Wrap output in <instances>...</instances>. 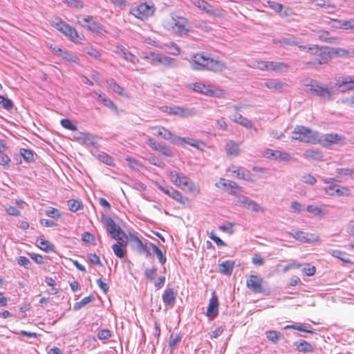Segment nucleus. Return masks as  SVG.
Segmentation results:
<instances>
[{"label": "nucleus", "instance_id": "nucleus-36", "mask_svg": "<svg viewBox=\"0 0 354 354\" xmlns=\"http://www.w3.org/2000/svg\"><path fill=\"white\" fill-rule=\"evenodd\" d=\"M57 50L59 52V56H60L62 59H65L66 61L74 63L78 61L77 57L71 53V52L68 50H64L61 48H57Z\"/></svg>", "mask_w": 354, "mask_h": 354}, {"label": "nucleus", "instance_id": "nucleus-29", "mask_svg": "<svg viewBox=\"0 0 354 354\" xmlns=\"http://www.w3.org/2000/svg\"><path fill=\"white\" fill-rule=\"evenodd\" d=\"M183 143L187 144L192 147H196L198 149V143L199 142L195 139L191 138H181L180 136H176L173 140V144L177 145H182Z\"/></svg>", "mask_w": 354, "mask_h": 354}, {"label": "nucleus", "instance_id": "nucleus-10", "mask_svg": "<svg viewBox=\"0 0 354 354\" xmlns=\"http://www.w3.org/2000/svg\"><path fill=\"white\" fill-rule=\"evenodd\" d=\"M158 189L163 193L173 198L174 200L179 202L181 204L185 205L188 199L186 197H183L180 192L174 189L171 187L158 185Z\"/></svg>", "mask_w": 354, "mask_h": 354}, {"label": "nucleus", "instance_id": "nucleus-11", "mask_svg": "<svg viewBox=\"0 0 354 354\" xmlns=\"http://www.w3.org/2000/svg\"><path fill=\"white\" fill-rule=\"evenodd\" d=\"M335 86L342 92L354 90V76L340 77L337 80Z\"/></svg>", "mask_w": 354, "mask_h": 354}, {"label": "nucleus", "instance_id": "nucleus-34", "mask_svg": "<svg viewBox=\"0 0 354 354\" xmlns=\"http://www.w3.org/2000/svg\"><path fill=\"white\" fill-rule=\"evenodd\" d=\"M312 3L320 8L328 9L329 10L327 12L328 14H333L336 8V6L335 4H332L325 0H313L312 1Z\"/></svg>", "mask_w": 354, "mask_h": 354}, {"label": "nucleus", "instance_id": "nucleus-33", "mask_svg": "<svg viewBox=\"0 0 354 354\" xmlns=\"http://www.w3.org/2000/svg\"><path fill=\"white\" fill-rule=\"evenodd\" d=\"M159 64L168 68H175L178 66V60L164 55H161Z\"/></svg>", "mask_w": 354, "mask_h": 354}, {"label": "nucleus", "instance_id": "nucleus-6", "mask_svg": "<svg viewBox=\"0 0 354 354\" xmlns=\"http://www.w3.org/2000/svg\"><path fill=\"white\" fill-rule=\"evenodd\" d=\"M155 8L153 6H150L146 3H140V5L133 6L131 8L130 12L135 17L145 20L148 17L153 15Z\"/></svg>", "mask_w": 354, "mask_h": 354}, {"label": "nucleus", "instance_id": "nucleus-46", "mask_svg": "<svg viewBox=\"0 0 354 354\" xmlns=\"http://www.w3.org/2000/svg\"><path fill=\"white\" fill-rule=\"evenodd\" d=\"M0 105L7 111H10L14 107L13 102L2 95H0Z\"/></svg>", "mask_w": 354, "mask_h": 354}, {"label": "nucleus", "instance_id": "nucleus-44", "mask_svg": "<svg viewBox=\"0 0 354 354\" xmlns=\"http://www.w3.org/2000/svg\"><path fill=\"white\" fill-rule=\"evenodd\" d=\"M336 173L341 176H349L354 179V167L353 168H337Z\"/></svg>", "mask_w": 354, "mask_h": 354}, {"label": "nucleus", "instance_id": "nucleus-39", "mask_svg": "<svg viewBox=\"0 0 354 354\" xmlns=\"http://www.w3.org/2000/svg\"><path fill=\"white\" fill-rule=\"evenodd\" d=\"M66 37H68L71 41H76L77 39L79 37V35L77 30L67 24V26L65 28V31L63 32Z\"/></svg>", "mask_w": 354, "mask_h": 354}, {"label": "nucleus", "instance_id": "nucleus-37", "mask_svg": "<svg viewBox=\"0 0 354 354\" xmlns=\"http://www.w3.org/2000/svg\"><path fill=\"white\" fill-rule=\"evenodd\" d=\"M94 300H95V297L92 295H89L88 297H84L80 301L74 304L73 310H79Z\"/></svg>", "mask_w": 354, "mask_h": 354}, {"label": "nucleus", "instance_id": "nucleus-17", "mask_svg": "<svg viewBox=\"0 0 354 354\" xmlns=\"http://www.w3.org/2000/svg\"><path fill=\"white\" fill-rule=\"evenodd\" d=\"M218 311V301L216 295L214 292L209 300V305L207 308L206 315L211 319H214Z\"/></svg>", "mask_w": 354, "mask_h": 354}, {"label": "nucleus", "instance_id": "nucleus-47", "mask_svg": "<svg viewBox=\"0 0 354 354\" xmlns=\"http://www.w3.org/2000/svg\"><path fill=\"white\" fill-rule=\"evenodd\" d=\"M108 85L110 88H111L115 93L122 95L124 91L123 88H122L119 84L116 83V82L111 78L107 80Z\"/></svg>", "mask_w": 354, "mask_h": 354}, {"label": "nucleus", "instance_id": "nucleus-28", "mask_svg": "<svg viewBox=\"0 0 354 354\" xmlns=\"http://www.w3.org/2000/svg\"><path fill=\"white\" fill-rule=\"evenodd\" d=\"M131 239L135 243L136 248L140 253H145L147 257L151 255L147 247V243L144 244L138 237L133 235H131Z\"/></svg>", "mask_w": 354, "mask_h": 354}, {"label": "nucleus", "instance_id": "nucleus-4", "mask_svg": "<svg viewBox=\"0 0 354 354\" xmlns=\"http://www.w3.org/2000/svg\"><path fill=\"white\" fill-rule=\"evenodd\" d=\"M168 28L175 35L183 37L186 35L189 31V24L187 19L183 17H172L168 23Z\"/></svg>", "mask_w": 354, "mask_h": 354}, {"label": "nucleus", "instance_id": "nucleus-14", "mask_svg": "<svg viewBox=\"0 0 354 354\" xmlns=\"http://www.w3.org/2000/svg\"><path fill=\"white\" fill-rule=\"evenodd\" d=\"M342 139V136L337 133H328L321 135L319 133V141L317 143L324 147H329L330 145L337 143Z\"/></svg>", "mask_w": 354, "mask_h": 354}, {"label": "nucleus", "instance_id": "nucleus-60", "mask_svg": "<svg viewBox=\"0 0 354 354\" xmlns=\"http://www.w3.org/2000/svg\"><path fill=\"white\" fill-rule=\"evenodd\" d=\"M68 205L71 211L75 212L81 208L82 203L77 200L71 199L68 201Z\"/></svg>", "mask_w": 354, "mask_h": 354}, {"label": "nucleus", "instance_id": "nucleus-15", "mask_svg": "<svg viewBox=\"0 0 354 354\" xmlns=\"http://www.w3.org/2000/svg\"><path fill=\"white\" fill-rule=\"evenodd\" d=\"M324 48L320 47L318 45H310L308 48V53L313 55H318L321 57L317 59L319 64H324L328 62V55L324 51Z\"/></svg>", "mask_w": 354, "mask_h": 354}, {"label": "nucleus", "instance_id": "nucleus-63", "mask_svg": "<svg viewBox=\"0 0 354 354\" xmlns=\"http://www.w3.org/2000/svg\"><path fill=\"white\" fill-rule=\"evenodd\" d=\"M248 209L254 212H264L265 211L263 207L253 200H251V202H250Z\"/></svg>", "mask_w": 354, "mask_h": 354}, {"label": "nucleus", "instance_id": "nucleus-57", "mask_svg": "<svg viewBox=\"0 0 354 354\" xmlns=\"http://www.w3.org/2000/svg\"><path fill=\"white\" fill-rule=\"evenodd\" d=\"M63 2L72 8L81 9L84 7L82 0H63Z\"/></svg>", "mask_w": 354, "mask_h": 354}, {"label": "nucleus", "instance_id": "nucleus-25", "mask_svg": "<svg viewBox=\"0 0 354 354\" xmlns=\"http://www.w3.org/2000/svg\"><path fill=\"white\" fill-rule=\"evenodd\" d=\"M230 118L233 122L238 123L247 129H252L253 127L252 122L240 113H236L234 115H230Z\"/></svg>", "mask_w": 354, "mask_h": 354}, {"label": "nucleus", "instance_id": "nucleus-40", "mask_svg": "<svg viewBox=\"0 0 354 354\" xmlns=\"http://www.w3.org/2000/svg\"><path fill=\"white\" fill-rule=\"evenodd\" d=\"M51 24L53 27L63 33L65 31V28L67 26L68 24L65 23L59 17H55L52 20Z\"/></svg>", "mask_w": 354, "mask_h": 354}, {"label": "nucleus", "instance_id": "nucleus-18", "mask_svg": "<svg viewBox=\"0 0 354 354\" xmlns=\"http://www.w3.org/2000/svg\"><path fill=\"white\" fill-rule=\"evenodd\" d=\"M151 133L155 136H160L173 143L176 135L162 127H153L151 129Z\"/></svg>", "mask_w": 354, "mask_h": 354}, {"label": "nucleus", "instance_id": "nucleus-52", "mask_svg": "<svg viewBox=\"0 0 354 354\" xmlns=\"http://www.w3.org/2000/svg\"><path fill=\"white\" fill-rule=\"evenodd\" d=\"M20 154L27 162H32L34 160V153L30 149H21Z\"/></svg>", "mask_w": 354, "mask_h": 354}, {"label": "nucleus", "instance_id": "nucleus-61", "mask_svg": "<svg viewBox=\"0 0 354 354\" xmlns=\"http://www.w3.org/2000/svg\"><path fill=\"white\" fill-rule=\"evenodd\" d=\"M62 126L71 131H76L77 127L68 119H62L60 122Z\"/></svg>", "mask_w": 354, "mask_h": 354}, {"label": "nucleus", "instance_id": "nucleus-64", "mask_svg": "<svg viewBox=\"0 0 354 354\" xmlns=\"http://www.w3.org/2000/svg\"><path fill=\"white\" fill-rule=\"evenodd\" d=\"M342 29L345 30H354V19L342 20Z\"/></svg>", "mask_w": 354, "mask_h": 354}, {"label": "nucleus", "instance_id": "nucleus-3", "mask_svg": "<svg viewBox=\"0 0 354 354\" xmlns=\"http://www.w3.org/2000/svg\"><path fill=\"white\" fill-rule=\"evenodd\" d=\"M291 138L302 142L315 145L319 141V132L304 126H297L292 132Z\"/></svg>", "mask_w": 354, "mask_h": 354}, {"label": "nucleus", "instance_id": "nucleus-31", "mask_svg": "<svg viewBox=\"0 0 354 354\" xmlns=\"http://www.w3.org/2000/svg\"><path fill=\"white\" fill-rule=\"evenodd\" d=\"M234 261L227 260L219 264V272L225 275L230 276L233 272Z\"/></svg>", "mask_w": 354, "mask_h": 354}, {"label": "nucleus", "instance_id": "nucleus-32", "mask_svg": "<svg viewBox=\"0 0 354 354\" xmlns=\"http://www.w3.org/2000/svg\"><path fill=\"white\" fill-rule=\"evenodd\" d=\"M303 157L308 160H319L323 156L321 151L317 149H307L303 153Z\"/></svg>", "mask_w": 354, "mask_h": 354}, {"label": "nucleus", "instance_id": "nucleus-56", "mask_svg": "<svg viewBox=\"0 0 354 354\" xmlns=\"http://www.w3.org/2000/svg\"><path fill=\"white\" fill-rule=\"evenodd\" d=\"M84 53L94 58H99L101 55L98 50L91 46L85 47L84 48Z\"/></svg>", "mask_w": 354, "mask_h": 354}, {"label": "nucleus", "instance_id": "nucleus-45", "mask_svg": "<svg viewBox=\"0 0 354 354\" xmlns=\"http://www.w3.org/2000/svg\"><path fill=\"white\" fill-rule=\"evenodd\" d=\"M284 329L285 330H287V329H294V330H299V331H302V332H306V333H315V330L312 329V330H309L306 327L302 326L301 324H292V325H287L284 327Z\"/></svg>", "mask_w": 354, "mask_h": 354}, {"label": "nucleus", "instance_id": "nucleus-27", "mask_svg": "<svg viewBox=\"0 0 354 354\" xmlns=\"http://www.w3.org/2000/svg\"><path fill=\"white\" fill-rule=\"evenodd\" d=\"M266 156L268 158H272L274 160H288L290 158V155L287 152L274 151L271 149L268 150L266 152Z\"/></svg>", "mask_w": 354, "mask_h": 354}, {"label": "nucleus", "instance_id": "nucleus-35", "mask_svg": "<svg viewBox=\"0 0 354 354\" xmlns=\"http://www.w3.org/2000/svg\"><path fill=\"white\" fill-rule=\"evenodd\" d=\"M265 86L272 91H281L283 84L277 80H270L264 83Z\"/></svg>", "mask_w": 354, "mask_h": 354}, {"label": "nucleus", "instance_id": "nucleus-23", "mask_svg": "<svg viewBox=\"0 0 354 354\" xmlns=\"http://www.w3.org/2000/svg\"><path fill=\"white\" fill-rule=\"evenodd\" d=\"M290 69V65L282 62H270L268 71L276 73L287 72Z\"/></svg>", "mask_w": 354, "mask_h": 354}, {"label": "nucleus", "instance_id": "nucleus-12", "mask_svg": "<svg viewBox=\"0 0 354 354\" xmlns=\"http://www.w3.org/2000/svg\"><path fill=\"white\" fill-rule=\"evenodd\" d=\"M77 18V23L89 30L97 31L100 29L99 24L95 21L91 16L80 15Z\"/></svg>", "mask_w": 354, "mask_h": 354}, {"label": "nucleus", "instance_id": "nucleus-41", "mask_svg": "<svg viewBox=\"0 0 354 354\" xmlns=\"http://www.w3.org/2000/svg\"><path fill=\"white\" fill-rule=\"evenodd\" d=\"M183 338V336L180 334L174 335L171 334L169 337V346L171 351L174 349L177 344H178Z\"/></svg>", "mask_w": 354, "mask_h": 354}, {"label": "nucleus", "instance_id": "nucleus-13", "mask_svg": "<svg viewBox=\"0 0 354 354\" xmlns=\"http://www.w3.org/2000/svg\"><path fill=\"white\" fill-rule=\"evenodd\" d=\"M188 88L194 92L207 96H213L215 94V92L211 88L209 85H206L203 82L191 83L188 84Z\"/></svg>", "mask_w": 354, "mask_h": 354}, {"label": "nucleus", "instance_id": "nucleus-21", "mask_svg": "<svg viewBox=\"0 0 354 354\" xmlns=\"http://www.w3.org/2000/svg\"><path fill=\"white\" fill-rule=\"evenodd\" d=\"M295 350L301 353H313L314 346L304 339H299L293 343Z\"/></svg>", "mask_w": 354, "mask_h": 354}, {"label": "nucleus", "instance_id": "nucleus-50", "mask_svg": "<svg viewBox=\"0 0 354 354\" xmlns=\"http://www.w3.org/2000/svg\"><path fill=\"white\" fill-rule=\"evenodd\" d=\"M112 249L115 255L120 259L124 258L127 254L126 248L120 247L118 245L113 244L112 245Z\"/></svg>", "mask_w": 354, "mask_h": 354}, {"label": "nucleus", "instance_id": "nucleus-53", "mask_svg": "<svg viewBox=\"0 0 354 354\" xmlns=\"http://www.w3.org/2000/svg\"><path fill=\"white\" fill-rule=\"evenodd\" d=\"M269 62L266 61H254L252 63V67L254 68H258L261 71H268L269 68Z\"/></svg>", "mask_w": 354, "mask_h": 354}, {"label": "nucleus", "instance_id": "nucleus-7", "mask_svg": "<svg viewBox=\"0 0 354 354\" xmlns=\"http://www.w3.org/2000/svg\"><path fill=\"white\" fill-rule=\"evenodd\" d=\"M335 181L334 178H326L324 182L326 184H331L324 188L326 193L330 196H349L350 190L346 187H341L338 185H333L332 183Z\"/></svg>", "mask_w": 354, "mask_h": 354}, {"label": "nucleus", "instance_id": "nucleus-20", "mask_svg": "<svg viewBox=\"0 0 354 354\" xmlns=\"http://www.w3.org/2000/svg\"><path fill=\"white\" fill-rule=\"evenodd\" d=\"M196 114V111L194 108H187L179 106H174L173 115L179 116L183 118L194 116Z\"/></svg>", "mask_w": 354, "mask_h": 354}, {"label": "nucleus", "instance_id": "nucleus-59", "mask_svg": "<svg viewBox=\"0 0 354 354\" xmlns=\"http://www.w3.org/2000/svg\"><path fill=\"white\" fill-rule=\"evenodd\" d=\"M98 158L101 162L105 163L107 165L111 166L113 165V158L106 153L102 152L100 153L98 155Z\"/></svg>", "mask_w": 354, "mask_h": 354}, {"label": "nucleus", "instance_id": "nucleus-16", "mask_svg": "<svg viewBox=\"0 0 354 354\" xmlns=\"http://www.w3.org/2000/svg\"><path fill=\"white\" fill-rule=\"evenodd\" d=\"M177 295V292L174 291L173 288H167L162 295L165 306L173 308L176 303Z\"/></svg>", "mask_w": 354, "mask_h": 354}, {"label": "nucleus", "instance_id": "nucleus-8", "mask_svg": "<svg viewBox=\"0 0 354 354\" xmlns=\"http://www.w3.org/2000/svg\"><path fill=\"white\" fill-rule=\"evenodd\" d=\"M103 221L106 232L110 234L112 239H116L115 236L118 234H122L124 236H125L124 231L111 217L106 216L103 218Z\"/></svg>", "mask_w": 354, "mask_h": 354}, {"label": "nucleus", "instance_id": "nucleus-2", "mask_svg": "<svg viewBox=\"0 0 354 354\" xmlns=\"http://www.w3.org/2000/svg\"><path fill=\"white\" fill-rule=\"evenodd\" d=\"M306 88L308 93L319 96L326 101L333 100L335 97L339 93L335 86H328V85H323L318 81L313 80L306 84Z\"/></svg>", "mask_w": 354, "mask_h": 354}, {"label": "nucleus", "instance_id": "nucleus-38", "mask_svg": "<svg viewBox=\"0 0 354 354\" xmlns=\"http://www.w3.org/2000/svg\"><path fill=\"white\" fill-rule=\"evenodd\" d=\"M149 245L150 247H151L153 252L157 256L160 263L162 265H164L167 261V259L165 256L162 254L161 250L153 243H149Z\"/></svg>", "mask_w": 354, "mask_h": 354}, {"label": "nucleus", "instance_id": "nucleus-24", "mask_svg": "<svg viewBox=\"0 0 354 354\" xmlns=\"http://www.w3.org/2000/svg\"><path fill=\"white\" fill-rule=\"evenodd\" d=\"M91 95L95 98L97 101L102 102L105 106L109 108L111 110L116 111L117 107L114 103L108 98L105 94H98L96 92L91 93Z\"/></svg>", "mask_w": 354, "mask_h": 354}, {"label": "nucleus", "instance_id": "nucleus-42", "mask_svg": "<svg viewBox=\"0 0 354 354\" xmlns=\"http://www.w3.org/2000/svg\"><path fill=\"white\" fill-rule=\"evenodd\" d=\"M39 247L44 251L48 252L54 250V245L50 244L48 241L39 239L37 240Z\"/></svg>", "mask_w": 354, "mask_h": 354}, {"label": "nucleus", "instance_id": "nucleus-9", "mask_svg": "<svg viewBox=\"0 0 354 354\" xmlns=\"http://www.w3.org/2000/svg\"><path fill=\"white\" fill-rule=\"evenodd\" d=\"M263 280L257 275H250L247 279V287L254 293H262L265 292L263 287Z\"/></svg>", "mask_w": 354, "mask_h": 354}, {"label": "nucleus", "instance_id": "nucleus-49", "mask_svg": "<svg viewBox=\"0 0 354 354\" xmlns=\"http://www.w3.org/2000/svg\"><path fill=\"white\" fill-rule=\"evenodd\" d=\"M160 54L150 52L149 53H147L144 58L148 59L152 64H157L160 62Z\"/></svg>", "mask_w": 354, "mask_h": 354}, {"label": "nucleus", "instance_id": "nucleus-54", "mask_svg": "<svg viewBox=\"0 0 354 354\" xmlns=\"http://www.w3.org/2000/svg\"><path fill=\"white\" fill-rule=\"evenodd\" d=\"M125 160L128 162L129 166L133 169L139 170L142 167L141 163L133 158L127 157Z\"/></svg>", "mask_w": 354, "mask_h": 354}, {"label": "nucleus", "instance_id": "nucleus-30", "mask_svg": "<svg viewBox=\"0 0 354 354\" xmlns=\"http://www.w3.org/2000/svg\"><path fill=\"white\" fill-rule=\"evenodd\" d=\"M225 151L228 156L236 157L240 153L239 145L234 141L230 140L225 145Z\"/></svg>", "mask_w": 354, "mask_h": 354}, {"label": "nucleus", "instance_id": "nucleus-22", "mask_svg": "<svg viewBox=\"0 0 354 354\" xmlns=\"http://www.w3.org/2000/svg\"><path fill=\"white\" fill-rule=\"evenodd\" d=\"M231 171L239 178H241L247 181H252L251 173L243 167L232 166Z\"/></svg>", "mask_w": 354, "mask_h": 354}, {"label": "nucleus", "instance_id": "nucleus-5", "mask_svg": "<svg viewBox=\"0 0 354 354\" xmlns=\"http://www.w3.org/2000/svg\"><path fill=\"white\" fill-rule=\"evenodd\" d=\"M169 177L172 183L182 189L187 188L189 192L196 190L194 183L182 173L171 171L169 172Z\"/></svg>", "mask_w": 354, "mask_h": 354}, {"label": "nucleus", "instance_id": "nucleus-62", "mask_svg": "<svg viewBox=\"0 0 354 354\" xmlns=\"http://www.w3.org/2000/svg\"><path fill=\"white\" fill-rule=\"evenodd\" d=\"M298 41L294 37H283L282 46H297Z\"/></svg>", "mask_w": 354, "mask_h": 354}, {"label": "nucleus", "instance_id": "nucleus-19", "mask_svg": "<svg viewBox=\"0 0 354 354\" xmlns=\"http://www.w3.org/2000/svg\"><path fill=\"white\" fill-rule=\"evenodd\" d=\"M193 3L198 8L203 10L209 15L213 16H218L219 11L217 9H214L210 4L204 0H194Z\"/></svg>", "mask_w": 354, "mask_h": 354}, {"label": "nucleus", "instance_id": "nucleus-58", "mask_svg": "<svg viewBox=\"0 0 354 354\" xmlns=\"http://www.w3.org/2000/svg\"><path fill=\"white\" fill-rule=\"evenodd\" d=\"M116 239H113L117 241L114 245H118L120 247H122L126 248L128 243L127 236L125 235L124 236L122 234H118L115 236Z\"/></svg>", "mask_w": 354, "mask_h": 354}, {"label": "nucleus", "instance_id": "nucleus-26", "mask_svg": "<svg viewBox=\"0 0 354 354\" xmlns=\"http://www.w3.org/2000/svg\"><path fill=\"white\" fill-rule=\"evenodd\" d=\"M290 234L295 239L302 242L311 243L317 240L313 234L302 231H295L294 233H290Z\"/></svg>", "mask_w": 354, "mask_h": 354}, {"label": "nucleus", "instance_id": "nucleus-43", "mask_svg": "<svg viewBox=\"0 0 354 354\" xmlns=\"http://www.w3.org/2000/svg\"><path fill=\"white\" fill-rule=\"evenodd\" d=\"M330 254L333 257H336L345 263H353V262L346 257L347 254L344 252L340 250H332Z\"/></svg>", "mask_w": 354, "mask_h": 354}, {"label": "nucleus", "instance_id": "nucleus-55", "mask_svg": "<svg viewBox=\"0 0 354 354\" xmlns=\"http://www.w3.org/2000/svg\"><path fill=\"white\" fill-rule=\"evenodd\" d=\"M318 38L319 40L323 41H327L331 43L333 40L337 39L334 37H330V32L325 30H322L319 32Z\"/></svg>", "mask_w": 354, "mask_h": 354}, {"label": "nucleus", "instance_id": "nucleus-48", "mask_svg": "<svg viewBox=\"0 0 354 354\" xmlns=\"http://www.w3.org/2000/svg\"><path fill=\"white\" fill-rule=\"evenodd\" d=\"M251 200L252 199L245 196L239 195L238 196L236 204L239 206L248 209L250 205V202H251Z\"/></svg>", "mask_w": 354, "mask_h": 354}, {"label": "nucleus", "instance_id": "nucleus-1", "mask_svg": "<svg viewBox=\"0 0 354 354\" xmlns=\"http://www.w3.org/2000/svg\"><path fill=\"white\" fill-rule=\"evenodd\" d=\"M190 65L193 71H209L220 73L227 68L226 64L218 59H214L205 52L190 55Z\"/></svg>", "mask_w": 354, "mask_h": 354}, {"label": "nucleus", "instance_id": "nucleus-51", "mask_svg": "<svg viewBox=\"0 0 354 354\" xmlns=\"http://www.w3.org/2000/svg\"><path fill=\"white\" fill-rule=\"evenodd\" d=\"M266 337L272 342L277 344L280 337V333L276 330H269L266 333Z\"/></svg>", "mask_w": 354, "mask_h": 354}]
</instances>
